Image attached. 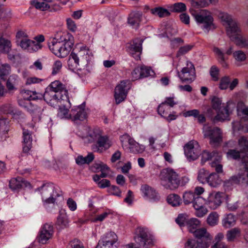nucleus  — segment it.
Instances as JSON below:
<instances>
[{"mask_svg":"<svg viewBox=\"0 0 248 248\" xmlns=\"http://www.w3.org/2000/svg\"><path fill=\"white\" fill-rule=\"evenodd\" d=\"M74 44V38L67 32H57L49 39L48 46L50 51L59 58H65L71 51Z\"/></svg>","mask_w":248,"mask_h":248,"instance_id":"f257e3e1","label":"nucleus"},{"mask_svg":"<svg viewBox=\"0 0 248 248\" xmlns=\"http://www.w3.org/2000/svg\"><path fill=\"white\" fill-rule=\"evenodd\" d=\"M189 12L196 21L202 24V28L207 31L213 26V18L211 13L205 9H197L206 5L205 0H192Z\"/></svg>","mask_w":248,"mask_h":248,"instance_id":"f03ea898","label":"nucleus"},{"mask_svg":"<svg viewBox=\"0 0 248 248\" xmlns=\"http://www.w3.org/2000/svg\"><path fill=\"white\" fill-rule=\"evenodd\" d=\"M90 51L86 46H82L78 52L72 51L70 55L68 65L72 70H84L90 58Z\"/></svg>","mask_w":248,"mask_h":248,"instance_id":"7ed1b4c3","label":"nucleus"},{"mask_svg":"<svg viewBox=\"0 0 248 248\" xmlns=\"http://www.w3.org/2000/svg\"><path fill=\"white\" fill-rule=\"evenodd\" d=\"M62 195L60 188L52 184H46L35 190L37 200L41 199L44 204L55 203L58 197Z\"/></svg>","mask_w":248,"mask_h":248,"instance_id":"20e7f679","label":"nucleus"},{"mask_svg":"<svg viewBox=\"0 0 248 248\" xmlns=\"http://www.w3.org/2000/svg\"><path fill=\"white\" fill-rule=\"evenodd\" d=\"M161 185L166 189L175 190L181 185L178 173L171 168L163 170L159 175Z\"/></svg>","mask_w":248,"mask_h":248,"instance_id":"39448f33","label":"nucleus"},{"mask_svg":"<svg viewBox=\"0 0 248 248\" xmlns=\"http://www.w3.org/2000/svg\"><path fill=\"white\" fill-rule=\"evenodd\" d=\"M134 240L137 244L144 248H151L155 244V239L147 229L138 227L135 233Z\"/></svg>","mask_w":248,"mask_h":248,"instance_id":"423d86ee","label":"nucleus"},{"mask_svg":"<svg viewBox=\"0 0 248 248\" xmlns=\"http://www.w3.org/2000/svg\"><path fill=\"white\" fill-rule=\"evenodd\" d=\"M218 16L222 24L226 26L227 35L232 40L234 41L240 34L238 24L227 13L220 12Z\"/></svg>","mask_w":248,"mask_h":248,"instance_id":"0eeeda50","label":"nucleus"},{"mask_svg":"<svg viewBox=\"0 0 248 248\" xmlns=\"http://www.w3.org/2000/svg\"><path fill=\"white\" fill-rule=\"evenodd\" d=\"M184 66L181 71L177 70V74L183 82H192L195 78V68L190 62L183 59L179 60L178 63L175 65L177 69L178 67Z\"/></svg>","mask_w":248,"mask_h":248,"instance_id":"6e6552de","label":"nucleus"},{"mask_svg":"<svg viewBox=\"0 0 248 248\" xmlns=\"http://www.w3.org/2000/svg\"><path fill=\"white\" fill-rule=\"evenodd\" d=\"M17 42L24 50L30 53H33L41 49L42 46L36 43L34 40H30L27 34L23 31H18L16 34Z\"/></svg>","mask_w":248,"mask_h":248,"instance_id":"1a4fd4ad","label":"nucleus"},{"mask_svg":"<svg viewBox=\"0 0 248 248\" xmlns=\"http://www.w3.org/2000/svg\"><path fill=\"white\" fill-rule=\"evenodd\" d=\"M203 134L205 137L210 139V143L212 145H216L222 141V132L217 127L204 126Z\"/></svg>","mask_w":248,"mask_h":248,"instance_id":"9d476101","label":"nucleus"},{"mask_svg":"<svg viewBox=\"0 0 248 248\" xmlns=\"http://www.w3.org/2000/svg\"><path fill=\"white\" fill-rule=\"evenodd\" d=\"M130 88V81L128 80H123L116 86L114 91V98L117 104L125 100Z\"/></svg>","mask_w":248,"mask_h":248,"instance_id":"9b49d317","label":"nucleus"},{"mask_svg":"<svg viewBox=\"0 0 248 248\" xmlns=\"http://www.w3.org/2000/svg\"><path fill=\"white\" fill-rule=\"evenodd\" d=\"M184 152L187 158L195 160L198 158L201 154V147L198 142L194 140L188 142L184 147Z\"/></svg>","mask_w":248,"mask_h":248,"instance_id":"f8f14e48","label":"nucleus"},{"mask_svg":"<svg viewBox=\"0 0 248 248\" xmlns=\"http://www.w3.org/2000/svg\"><path fill=\"white\" fill-rule=\"evenodd\" d=\"M123 147L126 146L127 143L128 144V149L131 153L134 154L141 153L145 150V147L143 145H140L137 142L133 139L130 137L128 134H124L120 137Z\"/></svg>","mask_w":248,"mask_h":248,"instance_id":"ddd939ff","label":"nucleus"},{"mask_svg":"<svg viewBox=\"0 0 248 248\" xmlns=\"http://www.w3.org/2000/svg\"><path fill=\"white\" fill-rule=\"evenodd\" d=\"M117 241L116 234L113 232H108L99 240L96 248H116L115 243Z\"/></svg>","mask_w":248,"mask_h":248,"instance_id":"4468645a","label":"nucleus"},{"mask_svg":"<svg viewBox=\"0 0 248 248\" xmlns=\"http://www.w3.org/2000/svg\"><path fill=\"white\" fill-rule=\"evenodd\" d=\"M112 144V140L108 137L100 135L95 143L93 146L92 149L95 152L102 153L108 149Z\"/></svg>","mask_w":248,"mask_h":248,"instance_id":"2eb2a0df","label":"nucleus"},{"mask_svg":"<svg viewBox=\"0 0 248 248\" xmlns=\"http://www.w3.org/2000/svg\"><path fill=\"white\" fill-rule=\"evenodd\" d=\"M51 91L57 93H59L61 98L64 99L69 102L68 98V90L63 84L59 80H55L52 82L47 87Z\"/></svg>","mask_w":248,"mask_h":248,"instance_id":"dca6fc26","label":"nucleus"},{"mask_svg":"<svg viewBox=\"0 0 248 248\" xmlns=\"http://www.w3.org/2000/svg\"><path fill=\"white\" fill-rule=\"evenodd\" d=\"M60 95L59 93H54L47 88L43 94V98L47 104L55 107L59 106L62 101H66L64 99L61 98Z\"/></svg>","mask_w":248,"mask_h":248,"instance_id":"f3484780","label":"nucleus"},{"mask_svg":"<svg viewBox=\"0 0 248 248\" xmlns=\"http://www.w3.org/2000/svg\"><path fill=\"white\" fill-rule=\"evenodd\" d=\"M53 233V227L51 224L46 223L41 228L38 237V242L42 244H46Z\"/></svg>","mask_w":248,"mask_h":248,"instance_id":"a211bd4d","label":"nucleus"},{"mask_svg":"<svg viewBox=\"0 0 248 248\" xmlns=\"http://www.w3.org/2000/svg\"><path fill=\"white\" fill-rule=\"evenodd\" d=\"M223 197L221 192L214 191L209 194L207 198V204L210 209L215 210L220 206Z\"/></svg>","mask_w":248,"mask_h":248,"instance_id":"6ab92c4d","label":"nucleus"},{"mask_svg":"<svg viewBox=\"0 0 248 248\" xmlns=\"http://www.w3.org/2000/svg\"><path fill=\"white\" fill-rule=\"evenodd\" d=\"M71 120L75 122L82 121L86 119L87 112L84 108V106H78L74 107L71 110Z\"/></svg>","mask_w":248,"mask_h":248,"instance_id":"aec40b11","label":"nucleus"},{"mask_svg":"<svg viewBox=\"0 0 248 248\" xmlns=\"http://www.w3.org/2000/svg\"><path fill=\"white\" fill-rule=\"evenodd\" d=\"M158 114L162 117L165 118L168 121L170 122L175 120L177 116L175 112L170 113V108L165 103H161L157 108Z\"/></svg>","mask_w":248,"mask_h":248,"instance_id":"412c9836","label":"nucleus"},{"mask_svg":"<svg viewBox=\"0 0 248 248\" xmlns=\"http://www.w3.org/2000/svg\"><path fill=\"white\" fill-rule=\"evenodd\" d=\"M140 191L143 196L146 199L154 201H158L160 199L157 192L154 188L147 185H142Z\"/></svg>","mask_w":248,"mask_h":248,"instance_id":"4be33fe9","label":"nucleus"},{"mask_svg":"<svg viewBox=\"0 0 248 248\" xmlns=\"http://www.w3.org/2000/svg\"><path fill=\"white\" fill-rule=\"evenodd\" d=\"M143 42V40L142 39L136 38L133 41L129 47V52L137 60L140 58Z\"/></svg>","mask_w":248,"mask_h":248,"instance_id":"5701e85b","label":"nucleus"},{"mask_svg":"<svg viewBox=\"0 0 248 248\" xmlns=\"http://www.w3.org/2000/svg\"><path fill=\"white\" fill-rule=\"evenodd\" d=\"M142 13L139 11L132 12L127 18V23L134 29H138L142 20Z\"/></svg>","mask_w":248,"mask_h":248,"instance_id":"b1692460","label":"nucleus"},{"mask_svg":"<svg viewBox=\"0 0 248 248\" xmlns=\"http://www.w3.org/2000/svg\"><path fill=\"white\" fill-rule=\"evenodd\" d=\"M232 103V101L227 102L226 105L222 108L217 111V115L214 120L219 122H224L225 121L230 120V114L229 107Z\"/></svg>","mask_w":248,"mask_h":248,"instance_id":"393cba45","label":"nucleus"},{"mask_svg":"<svg viewBox=\"0 0 248 248\" xmlns=\"http://www.w3.org/2000/svg\"><path fill=\"white\" fill-rule=\"evenodd\" d=\"M23 151L24 153H28L32 147L31 132L28 129L23 128Z\"/></svg>","mask_w":248,"mask_h":248,"instance_id":"a878e982","label":"nucleus"},{"mask_svg":"<svg viewBox=\"0 0 248 248\" xmlns=\"http://www.w3.org/2000/svg\"><path fill=\"white\" fill-rule=\"evenodd\" d=\"M85 133L83 136V139L85 142L91 143L97 140L101 135L100 132L90 127H87L85 129Z\"/></svg>","mask_w":248,"mask_h":248,"instance_id":"bb28decb","label":"nucleus"},{"mask_svg":"<svg viewBox=\"0 0 248 248\" xmlns=\"http://www.w3.org/2000/svg\"><path fill=\"white\" fill-rule=\"evenodd\" d=\"M241 230L239 228H234L228 230L226 233V239L229 242L237 241L241 236Z\"/></svg>","mask_w":248,"mask_h":248,"instance_id":"cd10ccee","label":"nucleus"},{"mask_svg":"<svg viewBox=\"0 0 248 248\" xmlns=\"http://www.w3.org/2000/svg\"><path fill=\"white\" fill-rule=\"evenodd\" d=\"M238 148L242 154H246L245 156H243L242 161L245 158L248 161V140L247 138L243 136L238 139Z\"/></svg>","mask_w":248,"mask_h":248,"instance_id":"c85d7f7f","label":"nucleus"},{"mask_svg":"<svg viewBox=\"0 0 248 248\" xmlns=\"http://www.w3.org/2000/svg\"><path fill=\"white\" fill-rule=\"evenodd\" d=\"M51 2V0H42V1H39L38 0H31V4L37 9L46 11L50 8L49 3Z\"/></svg>","mask_w":248,"mask_h":248,"instance_id":"c756f323","label":"nucleus"},{"mask_svg":"<svg viewBox=\"0 0 248 248\" xmlns=\"http://www.w3.org/2000/svg\"><path fill=\"white\" fill-rule=\"evenodd\" d=\"M222 182V180L219 176L215 172L210 173L206 183L212 187H218Z\"/></svg>","mask_w":248,"mask_h":248,"instance_id":"7c9ffc66","label":"nucleus"},{"mask_svg":"<svg viewBox=\"0 0 248 248\" xmlns=\"http://www.w3.org/2000/svg\"><path fill=\"white\" fill-rule=\"evenodd\" d=\"M69 221L66 214L64 212H60L57 217L56 225L61 229H64L68 227Z\"/></svg>","mask_w":248,"mask_h":248,"instance_id":"2f4dec72","label":"nucleus"},{"mask_svg":"<svg viewBox=\"0 0 248 248\" xmlns=\"http://www.w3.org/2000/svg\"><path fill=\"white\" fill-rule=\"evenodd\" d=\"M186 225L188 231L193 234L197 230L199 229L198 228L201 225V221L196 218H191L187 220Z\"/></svg>","mask_w":248,"mask_h":248,"instance_id":"473e14b6","label":"nucleus"},{"mask_svg":"<svg viewBox=\"0 0 248 248\" xmlns=\"http://www.w3.org/2000/svg\"><path fill=\"white\" fill-rule=\"evenodd\" d=\"M201 155V163L203 165L206 161L210 160L213 157H217V160H219L221 159V157L218 154L215 152L210 153L206 150L203 151Z\"/></svg>","mask_w":248,"mask_h":248,"instance_id":"72a5a7b5","label":"nucleus"},{"mask_svg":"<svg viewBox=\"0 0 248 248\" xmlns=\"http://www.w3.org/2000/svg\"><path fill=\"white\" fill-rule=\"evenodd\" d=\"M236 217L232 214L227 215L223 219L222 223L225 228H229L236 224Z\"/></svg>","mask_w":248,"mask_h":248,"instance_id":"f704fd0d","label":"nucleus"},{"mask_svg":"<svg viewBox=\"0 0 248 248\" xmlns=\"http://www.w3.org/2000/svg\"><path fill=\"white\" fill-rule=\"evenodd\" d=\"M12 44L11 41L4 38L0 34V51L8 53L11 50Z\"/></svg>","mask_w":248,"mask_h":248,"instance_id":"c9c22d12","label":"nucleus"},{"mask_svg":"<svg viewBox=\"0 0 248 248\" xmlns=\"http://www.w3.org/2000/svg\"><path fill=\"white\" fill-rule=\"evenodd\" d=\"M94 158V156L93 154L90 153L85 157H83L82 155L78 156L76 158V162L78 165L89 164L93 161Z\"/></svg>","mask_w":248,"mask_h":248,"instance_id":"e433bc0d","label":"nucleus"},{"mask_svg":"<svg viewBox=\"0 0 248 248\" xmlns=\"http://www.w3.org/2000/svg\"><path fill=\"white\" fill-rule=\"evenodd\" d=\"M151 12L153 15L157 16L161 18L168 16L170 14L167 9L161 7L151 9Z\"/></svg>","mask_w":248,"mask_h":248,"instance_id":"4c0bfd02","label":"nucleus"},{"mask_svg":"<svg viewBox=\"0 0 248 248\" xmlns=\"http://www.w3.org/2000/svg\"><path fill=\"white\" fill-rule=\"evenodd\" d=\"M168 203L172 206H178L182 203L181 197L176 194H170L167 198Z\"/></svg>","mask_w":248,"mask_h":248,"instance_id":"58836bf2","label":"nucleus"},{"mask_svg":"<svg viewBox=\"0 0 248 248\" xmlns=\"http://www.w3.org/2000/svg\"><path fill=\"white\" fill-rule=\"evenodd\" d=\"M25 185V181L20 177L12 179L9 183L10 187L13 190L21 188Z\"/></svg>","mask_w":248,"mask_h":248,"instance_id":"ea45409f","label":"nucleus"},{"mask_svg":"<svg viewBox=\"0 0 248 248\" xmlns=\"http://www.w3.org/2000/svg\"><path fill=\"white\" fill-rule=\"evenodd\" d=\"M213 52L217 57L219 62L221 63L223 67H227L228 64L226 62V59L224 56V53L219 48L217 47H214L213 48Z\"/></svg>","mask_w":248,"mask_h":248,"instance_id":"a19ab883","label":"nucleus"},{"mask_svg":"<svg viewBox=\"0 0 248 248\" xmlns=\"http://www.w3.org/2000/svg\"><path fill=\"white\" fill-rule=\"evenodd\" d=\"M96 171H101L100 176L102 178L106 177L108 174L109 168L105 164L100 163L95 164Z\"/></svg>","mask_w":248,"mask_h":248,"instance_id":"79ce46f5","label":"nucleus"},{"mask_svg":"<svg viewBox=\"0 0 248 248\" xmlns=\"http://www.w3.org/2000/svg\"><path fill=\"white\" fill-rule=\"evenodd\" d=\"M242 163L244 164V169L241 170L242 183L248 185V161L245 158Z\"/></svg>","mask_w":248,"mask_h":248,"instance_id":"37998d69","label":"nucleus"},{"mask_svg":"<svg viewBox=\"0 0 248 248\" xmlns=\"http://www.w3.org/2000/svg\"><path fill=\"white\" fill-rule=\"evenodd\" d=\"M213 237L212 235L197 240L199 247L200 248H208L211 244Z\"/></svg>","mask_w":248,"mask_h":248,"instance_id":"c03bdc74","label":"nucleus"},{"mask_svg":"<svg viewBox=\"0 0 248 248\" xmlns=\"http://www.w3.org/2000/svg\"><path fill=\"white\" fill-rule=\"evenodd\" d=\"M193 235L197 240L201 239L204 237H207V236L211 235L207 231V229L203 227L199 228V229L197 230L193 233Z\"/></svg>","mask_w":248,"mask_h":248,"instance_id":"a18cd8bd","label":"nucleus"},{"mask_svg":"<svg viewBox=\"0 0 248 248\" xmlns=\"http://www.w3.org/2000/svg\"><path fill=\"white\" fill-rule=\"evenodd\" d=\"M209 174L207 170L204 169H201L199 171L197 179L200 183L205 184L207 181Z\"/></svg>","mask_w":248,"mask_h":248,"instance_id":"49530a36","label":"nucleus"},{"mask_svg":"<svg viewBox=\"0 0 248 248\" xmlns=\"http://www.w3.org/2000/svg\"><path fill=\"white\" fill-rule=\"evenodd\" d=\"M195 198L193 192L190 191L184 192L183 195L184 202L186 205L193 202Z\"/></svg>","mask_w":248,"mask_h":248,"instance_id":"de8ad7c7","label":"nucleus"},{"mask_svg":"<svg viewBox=\"0 0 248 248\" xmlns=\"http://www.w3.org/2000/svg\"><path fill=\"white\" fill-rule=\"evenodd\" d=\"M219 216L216 212L211 213L207 218V223L210 226H215L218 222Z\"/></svg>","mask_w":248,"mask_h":248,"instance_id":"09e8293b","label":"nucleus"},{"mask_svg":"<svg viewBox=\"0 0 248 248\" xmlns=\"http://www.w3.org/2000/svg\"><path fill=\"white\" fill-rule=\"evenodd\" d=\"M230 83V78L229 76H224L221 78L218 87L220 90L227 89Z\"/></svg>","mask_w":248,"mask_h":248,"instance_id":"8fccbe9b","label":"nucleus"},{"mask_svg":"<svg viewBox=\"0 0 248 248\" xmlns=\"http://www.w3.org/2000/svg\"><path fill=\"white\" fill-rule=\"evenodd\" d=\"M233 57L238 62H244L247 58L246 54L241 50L235 51L233 53Z\"/></svg>","mask_w":248,"mask_h":248,"instance_id":"3c124183","label":"nucleus"},{"mask_svg":"<svg viewBox=\"0 0 248 248\" xmlns=\"http://www.w3.org/2000/svg\"><path fill=\"white\" fill-rule=\"evenodd\" d=\"M212 108L216 111L222 108V100L221 98L214 96L211 100Z\"/></svg>","mask_w":248,"mask_h":248,"instance_id":"603ef678","label":"nucleus"},{"mask_svg":"<svg viewBox=\"0 0 248 248\" xmlns=\"http://www.w3.org/2000/svg\"><path fill=\"white\" fill-rule=\"evenodd\" d=\"M209 73L213 81H217L219 80V70L217 66H212L210 68Z\"/></svg>","mask_w":248,"mask_h":248,"instance_id":"864d4df0","label":"nucleus"},{"mask_svg":"<svg viewBox=\"0 0 248 248\" xmlns=\"http://www.w3.org/2000/svg\"><path fill=\"white\" fill-rule=\"evenodd\" d=\"M242 153L240 151L235 149L229 150L227 152V156L228 158L233 159H237L242 156Z\"/></svg>","mask_w":248,"mask_h":248,"instance_id":"5fc2aeb1","label":"nucleus"},{"mask_svg":"<svg viewBox=\"0 0 248 248\" xmlns=\"http://www.w3.org/2000/svg\"><path fill=\"white\" fill-rule=\"evenodd\" d=\"M227 183L231 185L239 184L240 183H242L241 170L237 175H234L231 177L229 180H227Z\"/></svg>","mask_w":248,"mask_h":248,"instance_id":"6e6d98bb","label":"nucleus"},{"mask_svg":"<svg viewBox=\"0 0 248 248\" xmlns=\"http://www.w3.org/2000/svg\"><path fill=\"white\" fill-rule=\"evenodd\" d=\"M58 115L61 118H65L71 120V111L69 113L68 109L64 107L60 108Z\"/></svg>","mask_w":248,"mask_h":248,"instance_id":"4d7b16f0","label":"nucleus"},{"mask_svg":"<svg viewBox=\"0 0 248 248\" xmlns=\"http://www.w3.org/2000/svg\"><path fill=\"white\" fill-rule=\"evenodd\" d=\"M10 72L11 67L9 64L0 62V77L8 75Z\"/></svg>","mask_w":248,"mask_h":248,"instance_id":"13d9d810","label":"nucleus"},{"mask_svg":"<svg viewBox=\"0 0 248 248\" xmlns=\"http://www.w3.org/2000/svg\"><path fill=\"white\" fill-rule=\"evenodd\" d=\"M193 202L194 209L202 207V206H204L205 204L204 199L200 196L196 197Z\"/></svg>","mask_w":248,"mask_h":248,"instance_id":"bf43d9fd","label":"nucleus"},{"mask_svg":"<svg viewBox=\"0 0 248 248\" xmlns=\"http://www.w3.org/2000/svg\"><path fill=\"white\" fill-rule=\"evenodd\" d=\"M233 41L241 47H247L248 48V41L243 38L240 34Z\"/></svg>","mask_w":248,"mask_h":248,"instance_id":"052dcab7","label":"nucleus"},{"mask_svg":"<svg viewBox=\"0 0 248 248\" xmlns=\"http://www.w3.org/2000/svg\"><path fill=\"white\" fill-rule=\"evenodd\" d=\"M185 248H199L197 240L194 239H188L185 243Z\"/></svg>","mask_w":248,"mask_h":248,"instance_id":"680f3d73","label":"nucleus"},{"mask_svg":"<svg viewBox=\"0 0 248 248\" xmlns=\"http://www.w3.org/2000/svg\"><path fill=\"white\" fill-rule=\"evenodd\" d=\"M108 192L110 194L118 197H121L122 192L120 188L116 186H112L108 189Z\"/></svg>","mask_w":248,"mask_h":248,"instance_id":"e2e57ef3","label":"nucleus"},{"mask_svg":"<svg viewBox=\"0 0 248 248\" xmlns=\"http://www.w3.org/2000/svg\"><path fill=\"white\" fill-rule=\"evenodd\" d=\"M195 215L199 217H203L208 212V210L205 206H202V207H199L195 208Z\"/></svg>","mask_w":248,"mask_h":248,"instance_id":"0e129e2a","label":"nucleus"},{"mask_svg":"<svg viewBox=\"0 0 248 248\" xmlns=\"http://www.w3.org/2000/svg\"><path fill=\"white\" fill-rule=\"evenodd\" d=\"M192 48V46L189 45L181 47L176 54V57L178 58L180 56L183 55L188 52Z\"/></svg>","mask_w":248,"mask_h":248,"instance_id":"69168bd1","label":"nucleus"},{"mask_svg":"<svg viewBox=\"0 0 248 248\" xmlns=\"http://www.w3.org/2000/svg\"><path fill=\"white\" fill-rule=\"evenodd\" d=\"M133 79L134 80H137L138 79L142 78L141 74V70L140 67H137L134 69L133 71L131 73Z\"/></svg>","mask_w":248,"mask_h":248,"instance_id":"338daca9","label":"nucleus"},{"mask_svg":"<svg viewBox=\"0 0 248 248\" xmlns=\"http://www.w3.org/2000/svg\"><path fill=\"white\" fill-rule=\"evenodd\" d=\"M62 67V63L60 61H56L55 62L52 67V75H56L59 73Z\"/></svg>","mask_w":248,"mask_h":248,"instance_id":"774afa93","label":"nucleus"}]
</instances>
